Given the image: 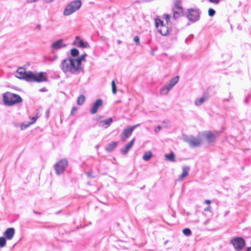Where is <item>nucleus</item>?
Returning a JSON list of instances; mask_svg holds the SVG:
<instances>
[{"mask_svg": "<svg viewBox=\"0 0 251 251\" xmlns=\"http://www.w3.org/2000/svg\"><path fill=\"white\" fill-rule=\"evenodd\" d=\"M170 15L165 14L163 17L165 22L163 20L158 18L155 19V26L158 32L162 35H168L171 31L172 24L170 22Z\"/></svg>", "mask_w": 251, "mask_h": 251, "instance_id": "obj_1", "label": "nucleus"}, {"mask_svg": "<svg viewBox=\"0 0 251 251\" xmlns=\"http://www.w3.org/2000/svg\"><path fill=\"white\" fill-rule=\"evenodd\" d=\"M61 69L65 73H70L76 74L80 71L82 68L78 64L75 59L68 57L62 61Z\"/></svg>", "mask_w": 251, "mask_h": 251, "instance_id": "obj_2", "label": "nucleus"}, {"mask_svg": "<svg viewBox=\"0 0 251 251\" xmlns=\"http://www.w3.org/2000/svg\"><path fill=\"white\" fill-rule=\"evenodd\" d=\"M3 101L4 104L11 106L21 102L22 99L18 95L7 92L3 95Z\"/></svg>", "mask_w": 251, "mask_h": 251, "instance_id": "obj_3", "label": "nucleus"}, {"mask_svg": "<svg viewBox=\"0 0 251 251\" xmlns=\"http://www.w3.org/2000/svg\"><path fill=\"white\" fill-rule=\"evenodd\" d=\"M29 82H46L48 80V76L45 72H40L38 73H33L31 72L30 75L28 76Z\"/></svg>", "mask_w": 251, "mask_h": 251, "instance_id": "obj_4", "label": "nucleus"}, {"mask_svg": "<svg viewBox=\"0 0 251 251\" xmlns=\"http://www.w3.org/2000/svg\"><path fill=\"white\" fill-rule=\"evenodd\" d=\"M81 6V1L80 0H75L70 2L65 8L63 14L68 16L78 10Z\"/></svg>", "mask_w": 251, "mask_h": 251, "instance_id": "obj_5", "label": "nucleus"}, {"mask_svg": "<svg viewBox=\"0 0 251 251\" xmlns=\"http://www.w3.org/2000/svg\"><path fill=\"white\" fill-rule=\"evenodd\" d=\"M231 243L233 245L236 251H241L245 246L246 242L244 239L241 237H236L231 240Z\"/></svg>", "mask_w": 251, "mask_h": 251, "instance_id": "obj_6", "label": "nucleus"}, {"mask_svg": "<svg viewBox=\"0 0 251 251\" xmlns=\"http://www.w3.org/2000/svg\"><path fill=\"white\" fill-rule=\"evenodd\" d=\"M139 126V124L134 125L131 126H129L127 128H126L123 130V132L121 134V139L123 142H125L127 138L130 136L132 134L133 130L135 128Z\"/></svg>", "mask_w": 251, "mask_h": 251, "instance_id": "obj_7", "label": "nucleus"}, {"mask_svg": "<svg viewBox=\"0 0 251 251\" xmlns=\"http://www.w3.org/2000/svg\"><path fill=\"white\" fill-rule=\"evenodd\" d=\"M30 71L26 72L25 68L20 67L16 71V76L18 78L23 79L28 81V76L30 75Z\"/></svg>", "mask_w": 251, "mask_h": 251, "instance_id": "obj_8", "label": "nucleus"}, {"mask_svg": "<svg viewBox=\"0 0 251 251\" xmlns=\"http://www.w3.org/2000/svg\"><path fill=\"white\" fill-rule=\"evenodd\" d=\"M68 165L67 161L65 159L60 160L55 165V172L57 175L62 173Z\"/></svg>", "mask_w": 251, "mask_h": 251, "instance_id": "obj_9", "label": "nucleus"}, {"mask_svg": "<svg viewBox=\"0 0 251 251\" xmlns=\"http://www.w3.org/2000/svg\"><path fill=\"white\" fill-rule=\"evenodd\" d=\"M187 18L191 21L195 22L199 20L200 13L197 9H189L188 10Z\"/></svg>", "mask_w": 251, "mask_h": 251, "instance_id": "obj_10", "label": "nucleus"}, {"mask_svg": "<svg viewBox=\"0 0 251 251\" xmlns=\"http://www.w3.org/2000/svg\"><path fill=\"white\" fill-rule=\"evenodd\" d=\"M174 10V17L175 18H177L180 14H182L183 13V8L181 6V4L180 1H178L176 2V3L175 4L174 7L173 8Z\"/></svg>", "mask_w": 251, "mask_h": 251, "instance_id": "obj_11", "label": "nucleus"}, {"mask_svg": "<svg viewBox=\"0 0 251 251\" xmlns=\"http://www.w3.org/2000/svg\"><path fill=\"white\" fill-rule=\"evenodd\" d=\"M102 105V100L100 99H99L96 100L95 102L94 103L90 112L92 114H94L97 113L98 109L99 107H101Z\"/></svg>", "mask_w": 251, "mask_h": 251, "instance_id": "obj_12", "label": "nucleus"}, {"mask_svg": "<svg viewBox=\"0 0 251 251\" xmlns=\"http://www.w3.org/2000/svg\"><path fill=\"white\" fill-rule=\"evenodd\" d=\"M15 234V229L13 227H9L6 229L3 233L5 238L9 240H11Z\"/></svg>", "mask_w": 251, "mask_h": 251, "instance_id": "obj_13", "label": "nucleus"}, {"mask_svg": "<svg viewBox=\"0 0 251 251\" xmlns=\"http://www.w3.org/2000/svg\"><path fill=\"white\" fill-rule=\"evenodd\" d=\"M210 95L209 94V93L208 92V90H207L203 94V95L202 97L200 98L198 100H197L195 101V104L197 106H199L201 105L205 100H208L209 98Z\"/></svg>", "mask_w": 251, "mask_h": 251, "instance_id": "obj_14", "label": "nucleus"}, {"mask_svg": "<svg viewBox=\"0 0 251 251\" xmlns=\"http://www.w3.org/2000/svg\"><path fill=\"white\" fill-rule=\"evenodd\" d=\"M188 143L191 147H195L200 146L201 141L199 139L193 137L189 139L188 141Z\"/></svg>", "mask_w": 251, "mask_h": 251, "instance_id": "obj_15", "label": "nucleus"}, {"mask_svg": "<svg viewBox=\"0 0 251 251\" xmlns=\"http://www.w3.org/2000/svg\"><path fill=\"white\" fill-rule=\"evenodd\" d=\"M74 43L75 45H77L79 47L82 48H86L88 47V44L87 43H84V42L78 36L76 37Z\"/></svg>", "mask_w": 251, "mask_h": 251, "instance_id": "obj_16", "label": "nucleus"}, {"mask_svg": "<svg viewBox=\"0 0 251 251\" xmlns=\"http://www.w3.org/2000/svg\"><path fill=\"white\" fill-rule=\"evenodd\" d=\"M65 45L63 44V41L61 39L56 41L51 45V48L55 50H58Z\"/></svg>", "mask_w": 251, "mask_h": 251, "instance_id": "obj_17", "label": "nucleus"}, {"mask_svg": "<svg viewBox=\"0 0 251 251\" xmlns=\"http://www.w3.org/2000/svg\"><path fill=\"white\" fill-rule=\"evenodd\" d=\"M135 140V138H133L125 147V148L122 150V152L124 154H126L129 150L132 147L134 141Z\"/></svg>", "mask_w": 251, "mask_h": 251, "instance_id": "obj_18", "label": "nucleus"}, {"mask_svg": "<svg viewBox=\"0 0 251 251\" xmlns=\"http://www.w3.org/2000/svg\"><path fill=\"white\" fill-rule=\"evenodd\" d=\"M113 122L112 118H109L104 120L100 123V126L107 128Z\"/></svg>", "mask_w": 251, "mask_h": 251, "instance_id": "obj_19", "label": "nucleus"}, {"mask_svg": "<svg viewBox=\"0 0 251 251\" xmlns=\"http://www.w3.org/2000/svg\"><path fill=\"white\" fill-rule=\"evenodd\" d=\"M204 136L208 142H213L216 138V136L211 131L206 133Z\"/></svg>", "mask_w": 251, "mask_h": 251, "instance_id": "obj_20", "label": "nucleus"}, {"mask_svg": "<svg viewBox=\"0 0 251 251\" xmlns=\"http://www.w3.org/2000/svg\"><path fill=\"white\" fill-rule=\"evenodd\" d=\"M189 171V168L188 167H183L182 169V173L178 178V180H182L184 177L187 176L188 172Z\"/></svg>", "mask_w": 251, "mask_h": 251, "instance_id": "obj_21", "label": "nucleus"}, {"mask_svg": "<svg viewBox=\"0 0 251 251\" xmlns=\"http://www.w3.org/2000/svg\"><path fill=\"white\" fill-rule=\"evenodd\" d=\"M179 79L178 76H176L173 78H172L170 81L169 83L167 85L170 88H172L174 85H175L178 82Z\"/></svg>", "mask_w": 251, "mask_h": 251, "instance_id": "obj_22", "label": "nucleus"}, {"mask_svg": "<svg viewBox=\"0 0 251 251\" xmlns=\"http://www.w3.org/2000/svg\"><path fill=\"white\" fill-rule=\"evenodd\" d=\"M117 145V142H114V141L112 142L111 143H110L107 146L105 149L107 151L110 152L112 151H113V150L114 148H115L116 147Z\"/></svg>", "mask_w": 251, "mask_h": 251, "instance_id": "obj_23", "label": "nucleus"}, {"mask_svg": "<svg viewBox=\"0 0 251 251\" xmlns=\"http://www.w3.org/2000/svg\"><path fill=\"white\" fill-rule=\"evenodd\" d=\"M165 157L166 160L171 161L172 162L175 161V156L173 152H171L169 154H165Z\"/></svg>", "mask_w": 251, "mask_h": 251, "instance_id": "obj_24", "label": "nucleus"}, {"mask_svg": "<svg viewBox=\"0 0 251 251\" xmlns=\"http://www.w3.org/2000/svg\"><path fill=\"white\" fill-rule=\"evenodd\" d=\"M37 118H38L37 117H32L31 121L27 125H21V129H23L24 128H25L27 127H28L30 125L34 124L36 122V121L37 119Z\"/></svg>", "mask_w": 251, "mask_h": 251, "instance_id": "obj_25", "label": "nucleus"}, {"mask_svg": "<svg viewBox=\"0 0 251 251\" xmlns=\"http://www.w3.org/2000/svg\"><path fill=\"white\" fill-rule=\"evenodd\" d=\"M152 152L151 151H148L145 152L144 156H143V159L145 161H148L152 157Z\"/></svg>", "mask_w": 251, "mask_h": 251, "instance_id": "obj_26", "label": "nucleus"}, {"mask_svg": "<svg viewBox=\"0 0 251 251\" xmlns=\"http://www.w3.org/2000/svg\"><path fill=\"white\" fill-rule=\"evenodd\" d=\"M171 89V88H170V87L167 85L161 89L160 94L162 95H166L169 93Z\"/></svg>", "mask_w": 251, "mask_h": 251, "instance_id": "obj_27", "label": "nucleus"}, {"mask_svg": "<svg viewBox=\"0 0 251 251\" xmlns=\"http://www.w3.org/2000/svg\"><path fill=\"white\" fill-rule=\"evenodd\" d=\"M85 96L83 95H80L78 97L77 100V104L80 105L83 104L85 101Z\"/></svg>", "mask_w": 251, "mask_h": 251, "instance_id": "obj_28", "label": "nucleus"}, {"mask_svg": "<svg viewBox=\"0 0 251 251\" xmlns=\"http://www.w3.org/2000/svg\"><path fill=\"white\" fill-rule=\"evenodd\" d=\"M86 56V54H84L81 55V56L79 58L75 59V60L76 61V62H77L78 64L79 65L80 67H81V61L85 59V57Z\"/></svg>", "mask_w": 251, "mask_h": 251, "instance_id": "obj_29", "label": "nucleus"}, {"mask_svg": "<svg viewBox=\"0 0 251 251\" xmlns=\"http://www.w3.org/2000/svg\"><path fill=\"white\" fill-rule=\"evenodd\" d=\"M6 239L3 237H0V248H3L6 245Z\"/></svg>", "mask_w": 251, "mask_h": 251, "instance_id": "obj_30", "label": "nucleus"}, {"mask_svg": "<svg viewBox=\"0 0 251 251\" xmlns=\"http://www.w3.org/2000/svg\"><path fill=\"white\" fill-rule=\"evenodd\" d=\"M183 233L186 236H189L191 235L192 232L191 230L188 228H185L182 230Z\"/></svg>", "mask_w": 251, "mask_h": 251, "instance_id": "obj_31", "label": "nucleus"}, {"mask_svg": "<svg viewBox=\"0 0 251 251\" xmlns=\"http://www.w3.org/2000/svg\"><path fill=\"white\" fill-rule=\"evenodd\" d=\"M111 87H112V93L114 94H115L117 92V88L115 82L114 80H113L111 82Z\"/></svg>", "mask_w": 251, "mask_h": 251, "instance_id": "obj_32", "label": "nucleus"}, {"mask_svg": "<svg viewBox=\"0 0 251 251\" xmlns=\"http://www.w3.org/2000/svg\"><path fill=\"white\" fill-rule=\"evenodd\" d=\"M71 54L73 56H76L79 54L78 50L76 49H73L71 50Z\"/></svg>", "mask_w": 251, "mask_h": 251, "instance_id": "obj_33", "label": "nucleus"}, {"mask_svg": "<svg viewBox=\"0 0 251 251\" xmlns=\"http://www.w3.org/2000/svg\"><path fill=\"white\" fill-rule=\"evenodd\" d=\"M215 13V11L214 9H213L212 8L209 9V10H208L209 16H210L211 17L213 16L214 15Z\"/></svg>", "mask_w": 251, "mask_h": 251, "instance_id": "obj_34", "label": "nucleus"}, {"mask_svg": "<svg viewBox=\"0 0 251 251\" xmlns=\"http://www.w3.org/2000/svg\"><path fill=\"white\" fill-rule=\"evenodd\" d=\"M134 40L137 45H139V38L138 36H135L134 37Z\"/></svg>", "mask_w": 251, "mask_h": 251, "instance_id": "obj_35", "label": "nucleus"}, {"mask_svg": "<svg viewBox=\"0 0 251 251\" xmlns=\"http://www.w3.org/2000/svg\"><path fill=\"white\" fill-rule=\"evenodd\" d=\"M221 0H209V1L214 4H218Z\"/></svg>", "mask_w": 251, "mask_h": 251, "instance_id": "obj_36", "label": "nucleus"}, {"mask_svg": "<svg viewBox=\"0 0 251 251\" xmlns=\"http://www.w3.org/2000/svg\"><path fill=\"white\" fill-rule=\"evenodd\" d=\"M76 110H77L76 107H73L71 110V114L72 115L74 114V113L75 112Z\"/></svg>", "mask_w": 251, "mask_h": 251, "instance_id": "obj_37", "label": "nucleus"}, {"mask_svg": "<svg viewBox=\"0 0 251 251\" xmlns=\"http://www.w3.org/2000/svg\"><path fill=\"white\" fill-rule=\"evenodd\" d=\"M161 129V127L159 126H157L155 129V131L156 132H158Z\"/></svg>", "mask_w": 251, "mask_h": 251, "instance_id": "obj_38", "label": "nucleus"}, {"mask_svg": "<svg viewBox=\"0 0 251 251\" xmlns=\"http://www.w3.org/2000/svg\"><path fill=\"white\" fill-rule=\"evenodd\" d=\"M205 202L207 204H210L211 203V201L209 200H207L205 201Z\"/></svg>", "mask_w": 251, "mask_h": 251, "instance_id": "obj_39", "label": "nucleus"}, {"mask_svg": "<svg viewBox=\"0 0 251 251\" xmlns=\"http://www.w3.org/2000/svg\"><path fill=\"white\" fill-rule=\"evenodd\" d=\"M36 27L38 28V29H40L41 28V25H37Z\"/></svg>", "mask_w": 251, "mask_h": 251, "instance_id": "obj_40", "label": "nucleus"}, {"mask_svg": "<svg viewBox=\"0 0 251 251\" xmlns=\"http://www.w3.org/2000/svg\"><path fill=\"white\" fill-rule=\"evenodd\" d=\"M247 251H251V247H249L247 249Z\"/></svg>", "mask_w": 251, "mask_h": 251, "instance_id": "obj_41", "label": "nucleus"}, {"mask_svg": "<svg viewBox=\"0 0 251 251\" xmlns=\"http://www.w3.org/2000/svg\"><path fill=\"white\" fill-rule=\"evenodd\" d=\"M41 91H46V90L45 89H42L40 90Z\"/></svg>", "mask_w": 251, "mask_h": 251, "instance_id": "obj_42", "label": "nucleus"}]
</instances>
